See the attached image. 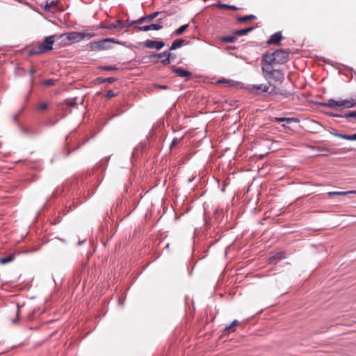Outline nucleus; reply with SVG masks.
I'll list each match as a JSON object with an SVG mask.
<instances>
[{"label": "nucleus", "instance_id": "f257e3e1", "mask_svg": "<svg viewBox=\"0 0 356 356\" xmlns=\"http://www.w3.org/2000/svg\"><path fill=\"white\" fill-rule=\"evenodd\" d=\"M261 71L264 79L268 81L270 85H272V82L275 84H280L284 81V74L280 70H275L263 65Z\"/></svg>", "mask_w": 356, "mask_h": 356}, {"label": "nucleus", "instance_id": "f03ea898", "mask_svg": "<svg viewBox=\"0 0 356 356\" xmlns=\"http://www.w3.org/2000/svg\"><path fill=\"white\" fill-rule=\"evenodd\" d=\"M111 43L121 44L122 42L115 38H108L99 40L98 41L90 42L88 47L92 51H101L108 50L112 48Z\"/></svg>", "mask_w": 356, "mask_h": 356}, {"label": "nucleus", "instance_id": "7ed1b4c3", "mask_svg": "<svg viewBox=\"0 0 356 356\" xmlns=\"http://www.w3.org/2000/svg\"><path fill=\"white\" fill-rule=\"evenodd\" d=\"M59 38L58 35H55L46 37L36 49H33L29 51V55L40 54L51 50L53 49L54 43Z\"/></svg>", "mask_w": 356, "mask_h": 356}, {"label": "nucleus", "instance_id": "20e7f679", "mask_svg": "<svg viewBox=\"0 0 356 356\" xmlns=\"http://www.w3.org/2000/svg\"><path fill=\"white\" fill-rule=\"evenodd\" d=\"M246 90L252 94L259 95L262 92H267L269 87L266 84H252L248 85L246 87Z\"/></svg>", "mask_w": 356, "mask_h": 356}, {"label": "nucleus", "instance_id": "39448f33", "mask_svg": "<svg viewBox=\"0 0 356 356\" xmlns=\"http://www.w3.org/2000/svg\"><path fill=\"white\" fill-rule=\"evenodd\" d=\"M273 53L275 54V60L276 64H284L289 59V50L277 49Z\"/></svg>", "mask_w": 356, "mask_h": 356}, {"label": "nucleus", "instance_id": "423d86ee", "mask_svg": "<svg viewBox=\"0 0 356 356\" xmlns=\"http://www.w3.org/2000/svg\"><path fill=\"white\" fill-rule=\"evenodd\" d=\"M58 37L60 38L63 37H66V38L72 42H76L81 40V32H76L72 31L70 33H65L63 34L58 35Z\"/></svg>", "mask_w": 356, "mask_h": 356}, {"label": "nucleus", "instance_id": "0eeeda50", "mask_svg": "<svg viewBox=\"0 0 356 356\" xmlns=\"http://www.w3.org/2000/svg\"><path fill=\"white\" fill-rule=\"evenodd\" d=\"M129 27H131L130 21H129V20L122 21V20L118 19L115 22L104 26V29H106L108 30H113V29H115L117 28L122 29V28H129Z\"/></svg>", "mask_w": 356, "mask_h": 356}, {"label": "nucleus", "instance_id": "6e6552de", "mask_svg": "<svg viewBox=\"0 0 356 356\" xmlns=\"http://www.w3.org/2000/svg\"><path fill=\"white\" fill-rule=\"evenodd\" d=\"M151 58H161V63L166 65L170 63L171 60V53L165 51L161 53L154 54L151 56Z\"/></svg>", "mask_w": 356, "mask_h": 356}, {"label": "nucleus", "instance_id": "1a4fd4ad", "mask_svg": "<svg viewBox=\"0 0 356 356\" xmlns=\"http://www.w3.org/2000/svg\"><path fill=\"white\" fill-rule=\"evenodd\" d=\"M172 72L176 74H177L180 77L185 78L186 80H189L192 76L191 72L184 70L181 67H173L172 68Z\"/></svg>", "mask_w": 356, "mask_h": 356}, {"label": "nucleus", "instance_id": "9d476101", "mask_svg": "<svg viewBox=\"0 0 356 356\" xmlns=\"http://www.w3.org/2000/svg\"><path fill=\"white\" fill-rule=\"evenodd\" d=\"M145 47L148 49H156L160 50L165 46V43L163 41L147 40L145 42Z\"/></svg>", "mask_w": 356, "mask_h": 356}, {"label": "nucleus", "instance_id": "9b49d317", "mask_svg": "<svg viewBox=\"0 0 356 356\" xmlns=\"http://www.w3.org/2000/svg\"><path fill=\"white\" fill-rule=\"evenodd\" d=\"M275 59L274 53L264 55L261 59V67L264 65L270 67V65L276 64Z\"/></svg>", "mask_w": 356, "mask_h": 356}, {"label": "nucleus", "instance_id": "f8f14e48", "mask_svg": "<svg viewBox=\"0 0 356 356\" xmlns=\"http://www.w3.org/2000/svg\"><path fill=\"white\" fill-rule=\"evenodd\" d=\"M282 40V33L280 31H277L275 33L273 34L270 38L268 39L267 43L268 44H278Z\"/></svg>", "mask_w": 356, "mask_h": 356}, {"label": "nucleus", "instance_id": "ddd939ff", "mask_svg": "<svg viewBox=\"0 0 356 356\" xmlns=\"http://www.w3.org/2000/svg\"><path fill=\"white\" fill-rule=\"evenodd\" d=\"M149 25V30L159 31L161 30L163 27V18L160 17L158 18L156 21V23L151 24Z\"/></svg>", "mask_w": 356, "mask_h": 356}, {"label": "nucleus", "instance_id": "4468645a", "mask_svg": "<svg viewBox=\"0 0 356 356\" xmlns=\"http://www.w3.org/2000/svg\"><path fill=\"white\" fill-rule=\"evenodd\" d=\"M321 106L329 107L332 108H338V101L334 99H329L327 100L326 102H321L319 103Z\"/></svg>", "mask_w": 356, "mask_h": 356}, {"label": "nucleus", "instance_id": "2eb2a0df", "mask_svg": "<svg viewBox=\"0 0 356 356\" xmlns=\"http://www.w3.org/2000/svg\"><path fill=\"white\" fill-rule=\"evenodd\" d=\"M348 194H356V191H331L327 193L329 196L332 195H346Z\"/></svg>", "mask_w": 356, "mask_h": 356}, {"label": "nucleus", "instance_id": "dca6fc26", "mask_svg": "<svg viewBox=\"0 0 356 356\" xmlns=\"http://www.w3.org/2000/svg\"><path fill=\"white\" fill-rule=\"evenodd\" d=\"M184 40L183 39H176L175 40H174L171 44V47H170V51H173V50H175L179 47H181L184 43Z\"/></svg>", "mask_w": 356, "mask_h": 356}, {"label": "nucleus", "instance_id": "f3484780", "mask_svg": "<svg viewBox=\"0 0 356 356\" xmlns=\"http://www.w3.org/2000/svg\"><path fill=\"white\" fill-rule=\"evenodd\" d=\"M275 122H286L288 123L291 122H298L299 120L296 118H275Z\"/></svg>", "mask_w": 356, "mask_h": 356}, {"label": "nucleus", "instance_id": "a211bd4d", "mask_svg": "<svg viewBox=\"0 0 356 356\" xmlns=\"http://www.w3.org/2000/svg\"><path fill=\"white\" fill-rule=\"evenodd\" d=\"M254 29L253 27H249L246 29H239L234 31V33L238 35H245L248 33L251 32Z\"/></svg>", "mask_w": 356, "mask_h": 356}, {"label": "nucleus", "instance_id": "6ab92c4d", "mask_svg": "<svg viewBox=\"0 0 356 356\" xmlns=\"http://www.w3.org/2000/svg\"><path fill=\"white\" fill-rule=\"evenodd\" d=\"M145 22H148L147 18L146 16L142 17L137 20L130 21V25L132 26H137L136 24H141Z\"/></svg>", "mask_w": 356, "mask_h": 356}, {"label": "nucleus", "instance_id": "aec40b11", "mask_svg": "<svg viewBox=\"0 0 356 356\" xmlns=\"http://www.w3.org/2000/svg\"><path fill=\"white\" fill-rule=\"evenodd\" d=\"M345 108H350L356 106V99H344Z\"/></svg>", "mask_w": 356, "mask_h": 356}, {"label": "nucleus", "instance_id": "412c9836", "mask_svg": "<svg viewBox=\"0 0 356 356\" xmlns=\"http://www.w3.org/2000/svg\"><path fill=\"white\" fill-rule=\"evenodd\" d=\"M15 258V254H10L7 257L0 258V264H5L12 261Z\"/></svg>", "mask_w": 356, "mask_h": 356}, {"label": "nucleus", "instance_id": "4be33fe9", "mask_svg": "<svg viewBox=\"0 0 356 356\" xmlns=\"http://www.w3.org/2000/svg\"><path fill=\"white\" fill-rule=\"evenodd\" d=\"M220 40L224 42H234L237 40V38L234 35H227L221 37Z\"/></svg>", "mask_w": 356, "mask_h": 356}, {"label": "nucleus", "instance_id": "5701e85b", "mask_svg": "<svg viewBox=\"0 0 356 356\" xmlns=\"http://www.w3.org/2000/svg\"><path fill=\"white\" fill-rule=\"evenodd\" d=\"M257 17L255 15H245V16H241V17H238L237 18V21L239 22H245L247 20H252V19H255Z\"/></svg>", "mask_w": 356, "mask_h": 356}, {"label": "nucleus", "instance_id": "b1692460", "mask_svg": "<svg viewBox=\"0 0 356 356\" xmlns=\"http://www.w3.org/2000/svg\"><path fill=\"white\" fill-rule=\"evenodd\" d=\"M282 252H277L275 255L269 257V262L273 264V262L281 260L282 259Z\"/></svg>", "mask_w": 356, "mask_h": 356}, {"label": "nucleus", "instance_id": "393cba45", "mask_svg": "<svg viewBox=\"0 0 356 356\" xmlns=\"http://www.w3.org/2000/svg\"><path fill=\"white\" fill-rule=\"evenodd\" d=\"M188 27V24L182 25L179 29L175 30L173 33L175 35H179L182 34L186 30V29Z\"/></svg>", "mask_w": 356, "mask_h": 356}, {"label": "nucleus", "instance_id": "a878e982", "mask_svg": "<svg viewBox=\"0 0 356 356\" xmlns=\"http://www.w3.org/2000/svg\"><path fill=\"white\" fill-rule=\"evenodd\" d=\"M163 13H164V12L156 11V12H154L148 15H146L148 22L152 21L154 18H156L159 15L163 14Z\"/></svg>", "mask_w": 356, "mask_h": 356}, {"label": "nucleus", "instance_id": "bb28decb", "mask_svg": "<svg viewBox=\"0 0 356 356\" xmlns=\"http://www.w3.org/2000/svg\"><path fill=\"white\" fill-rule=\"evenodd\" d=\"M217 6L220 8H229L234 10H238V8L234 5H229L221 2H218Z\"/></svg>", "mask_w": 356, "mask_h": 356}, {"label": "nucleus", "instance_id": "cd10ccee", "mask_svg": "<svg viewBox=\"0 0 356 356\" xmlns=\"http://www.w3.org/2000/svg\"><path fill=\"white\" fill-rule=\"evenodd\" d=\"M115 80L116 79L114 77L98 78V81L99 83H106V82L113 83V82L115 81Z\"/></svg>", "mask_w": 356, "mask_h": 356}, {"label": "nucleus", "instance_id": "c85d7f7f", "mask_svg": "<svg viewBox=\"0 0 356 356\" xmlns=\"http://www.w3.org/2000/svg\"><path fill=\"white\" fill-rule=\"evenodd\" d=\"M343 139L348 140H356V133L351 135L343 134Z\"/></svg>", "mask_w": 356, "mask_h": 356}, {"label": "nucleus", "instance_id": "c756f323", "mask_svg": "<svg viewBox=\"0 0 356 356\" xmlns=\"http://www.w3.org/2000/svg\"><path fill=\"white\" fill-rule=\"evenodd\" d=\"M343 118H356V111H350L347 113H345L344 115H343Z\"/></svg>", "mask_w": 356, "mask_h": 356}, {"label": "nucleus", "instance_id": "7c9ffc66", "mask_svg": "<svg viewBox=\"0 0 356 356\" xmlns=\"http://www.w3.org/2000/svg\"><path fill=\"white\" fill-rule=\"evenodd\" d=\"M134 28L138 29L140 31H148L149 30V25L145 26H135Z\"/></svg>", "mask_w": 356, "mask_h": 356}, {"label": "nucleus", "instance_id": "2f4dec72", "mask_svg": "<svg viewBox=\"0 0 356 356\" xmlns=\"http://www.w3.org/2000/svg\"><path fill=\"white\" fill-rule=\"evenodd\" d=\"M95 36V34L94 33H81V40L84 38H88V39H90L92 38V37Z\"/></svg>", "mask_w": 356, "mask_h": 356}, {"label": "nucleus", "instance_id": "473e14b6", "mask_svg": "<svg viewBox=\"0 0 356 356\" xmlns=\"http://www.w3.org/2000/svg\"><path fill=\"white\" fill-rule=\"evenodd\" d=\"M181 141V138H174L170 143V147H172L179 143Z\"/></svg>", "mask_w": 356, "mask_h": 356}, {"label": "nucleus", "instance_id": "72a5a7b5", "mask_svg": "<svg viewBox=\"0 0 356 356\" xmlns=\"http://www.w3.org/2000/svg\"><path fill=\"white\" fill-rule=\"evenodd\" d=\"M55 80L53 79H47L44 81V85L47 86H52L55 83Z\"/></svg>", "mask_w": 356, "mask_h": 356}, {"label": "nucleus", "instance_id": "f704fd0d", "mask_svg": "<svg viewBox=\"0 0 356 356\" xmlns=\"http://www.w3.org/2000/svg\"><path fill=\"white\" fill-rule=\"evenodd\" d=\"M115 95L116 94L113 90H110L106 92L105 97L109 99L115 97Z\"/></svg>", "mask_w": 356, "mask_h": 356}, {"label": "nucleus", "instance_id": "c9c22d12", "mask_svg": "<svg viewBox=\"0 0 356 356\" xmlns=\"http://www.w3.org/2000/svg\"><path fill=\"white\" fill-rule=\"evenodd\" d=\"M102 69L104 70L110 71V70H116L118 68L115 66H103L102 67Z\"/></svg>", "mask_w": 356, "mask_h": 356}, {"label": "nucleus", "instance_id": "e433bc0d", "mask_svg": "<svg viewBox=\"0 0 356 356\" xmlns=\"http://www.w3.org/2000/svg\"><path fill=\"white\" fill-rule=\"evenodd\" d=\"M238 323L237 320H234L232 323L229 325L226 326L225 330L230 329L232 327L236 325Z\"/></svg>", "mask_w": 356, "mask_h": 356}, {"label": "nucleus", "instance_id": "4c0bfd02", "mask_svg": "<svg viewBox=\"0 0 356 356\" xmlns=\"http://www.w3.org/2000/svg\"><path fill=\"white\" fill-rule=\"evenodd\" d=\"M327 115L332 118H343V115L337 114L334 113H327Z\"/></svg>", "mask_w": 356, "mask_h": 356}, {"label": "nucleus", "instance_id": "58836bf2", "mask_svg": "<svg viewBox=\"0 0 356 356\" xmlns=\"http://www.w3.org/2000/svg\"><path fill=\"white\" fill-rule=\"evenodd\" d=\"M338 107L345 108L344 99L338 101Z\"/></svg>", "mask_w": 356, "mask_h": 356}, {"label": "nucleus", "instance_id": "ea45409f", "mask_svg": "<svg viewBox=\"0 0 356 356\" xmlns=\"http://www.w3.org/2000/svg\"><path fill=\"white\" fill-rule=\"evenodd\" d=\"M331 134L332 135L338 137V138H343V134H339V133H337V132H332Z\"/></svg>", "mask_w": 356, "mask_h": 356}, {"label": "nucleus", "instance_id": "a19ab883", "mask_svg": "<svg viewBox=\"0 0 356 356\" xmlns=\"http://www.w3.org/2000/svg\"><path fill=\"white\" fill-rule=\"evenodd\" d=\"M156 87L163 90H166L168 88V86L167 85H156Z\"/></svg>", "mask_w": 356, "mask_h": 356}, {"label": "nucleus", "instance_id": "79ce46f5", "mask_svg": "<svg viewBox=\"0 0 356 356\" xmlns=\"http://www.w3.org/2000/svg\"><path fill=\"white\" fill-rule=\"evenodd\" d=\"M47 108V104L46 103H42L39 106V108L40 110H45Z\"/></svg>", "mask_w": 356, "mask_h": 356}, {"label": "nucleus", "instance_id": "37998d69", "mask_svg": "<svg viewBox=\"0 0 356 356\" xmlns=\"http://www.w3.org/2000/svg\"><path fill=\"white\" fill-rule=\"evenodd\" d=\"M51 6L50 4H49L47 2L46 3L45 6H44V10L46 11H48V12H50L51 11Z\"/></svg>", "mask_w": 356, "mask_h": 356}, {"label": "nucleus", "instance_id": "c03bdc74", "mask_svg": "<svg viewBox=\"0 0 356 356\" xmlns=\"http://www.w3.org/2000/svg\"><path fill=\"white\" fill-rule=\"evenodd\" d=\"M68 105L70 106L74 107V106H76L77 105V104L76 102H70L68 103Z\"/></svg>", "mask_w": 356, "mask_h": 356}, {"label": "nucleus", "instance_id": "a18cd8bd", "mask_svg": "<svg viewBox=\"0 0 356 356\" xmlns=\"http://www.w3.org/2000/svg\"><path fill=\"white\" fill-rule=\"evenodd\" d=\"M57 3L58 1H51L49 4H50V6H56Z\"/></svg>", "mask_w": 356, "mask_h": 356}, {"label": "nucleus", "instance_id": "49530a36", "mask_svg": "<svg viewBox=\"0 0 356 356\" xmlns=\"http://www.w3.org/2000/svg\"><path fill=\"white\" fill-rule=\"evenodd\" d=\"M277 92L275 90H271L270 92H269V94L270 95H275V94H277Z\"/></svg>", "mask_w": 356, "mask_h": 356}, {"label": "nucleus", "instance_id": "de8ad7c7", "mask_svg": "<svg viewBox=\"0 0 356 356\" xmlns=\"http://www.w3.org/2000/svg\"><path fill=\"white\" fill-rule=\"evenodd\" d=\"M35 72H36L35 70L33 68L30 70L31 74H34Z\"/></svg>", "mask_w": 356, "mask_h": 356}, {"label": "nucleus", "instance_id": "09e8293b", "mask_svg": "<svg viewBox=\"0 0 356 356\" xmlns=\"http://www.w3.org/2000/svg\"><path fill=\"white\" fill-rule=\"evenodd\" d=\"M175 58V55L174 54L171 53V60H173Z\"/></svg>", "mask_w": 356, "mask_h": 356}, {"label": "nucleus", "instance_id": "8fccbe9b", "mask_svg": "<svg viewBox=\"0 0 356 356\" xmlns=\"http://www.w3.org/2000/svg\"><path fill=\"white\" fill-rule=\"evenodd\" d=\"M229 49H236V47H233V46H231V47H229Z\"/></svg>", "mask_w": 356, "mask_h": 356}, {"label": "nucleus", "instance_id": "3c124183", "mask_svg": "<svg viewBox=\"0 0 356 356\" xmlns=\"http://www.w3.org/2000/svg\"><path fill=\"white\" fill-rule=\"evenodd\" d=\"M83 243V241H79L78 243V245H80L81 244H82Z\"/></svg>", "mask_w": 356, "mask_h": 356}]
</instances>
